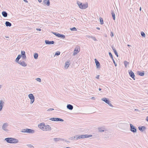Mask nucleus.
<instances>
[{
    "mask_svg": "<svg viewBox=\"0 0 148 148\" xmlns=\"http://www.w3.org/2000/svg\"><path fill=\"white\" fill-rule=\"evenodd\" d=\"M5 140L10 143H16L18 142L17 139L13 138H7L5 139Z\"/></svg>",
    "mask_w": 148,
    "mask_h": 148,
    "instance_id": "1",
    "label": "nucleus"
},
{
    "mask_svg": "<svg viewBox=\"0 0 148 148\" xmlns=\"http://www.w3.org/2000/svg\"><path fill=\"white\" fill-rule=\"evenodd\" d=\"M77 3L81 9H85L88 7V4L87 3L83 4L79 1H77Z\"/></svg>",
    "mask_w": 148,
    "mask_h": 148,
    "instance_id": "2",
    "label": "nucleus"
},
{
    "mask_svg": "<svg viewBox=\"0 0 148 148\" xmlns=\"http://www.w3.org/2000/svg\"><path fill=\"white\" fill-rule=\"evenodd\" d=\"M21 132H22L31 134H33L35 132V131L34 130L28 128L23 129L21 130Z\"/></svg>",
    "mask_w": 148,
    "mask_h": 148,
    "instance_id": "3",
    "label": "nucleus"
},
{
    "mask_svg": "<svg viewBox=\"0 0 148 148\" xmlns=\"http://www.w3.org/2000/svg\"><path fill=\"white\" fill-rule=\"evenodd\" d=\"M101 100L102 101H104L106 103L108 104L112 108L113 107V106L110 103V101L109 100L108 98H103L101 99Z\"/></svg>",
    "mask_w": 148,
    "mask_h": 148,
    "instance_id": "4",
    "label": "nucleus"
},
{
    "mask_svg": "<svg viewBox=\"0 0 148 148\" xmlns=\"http://www.w3.org/2000/svg\"><path fill=\"white\" fill-rule=\"evenodd\" d=\"M130 130L131 132L133 133H136L137 132V129L136 127L134 126L132 124H130Z\"/></svg>",
    "mask_w": 148,
    "mask_h": 148,
    "instance_id": "5",
    "label": "nucleus"
},
{
    "mask_svg": "<svg viewBox=\"0 0 148 148\" xmlns=\"http://www.w3.org/2000/svg\"><path fill=\"white\" fill-rule=\"evenodd\" d=\"M79 139H80L81 138L83 139L85 138H88L92 136V135H81L79 136Z\"/></svg>",
    "mask_w": 148,
    "mask_h": 148,
    "instance_id": "6",
    "label": "nucleus"
},
{
    "mask_svg": "<svg viewBox=\"0 0 148 148\" xmlns=\"http://www.w3.org/2000/svg\"><path fill=\"white\" fill-rule=\"evenodd\" d=\"M49 120L53 121H63L64 120L62 119L58 118H51L49 119Z\"/></svg>",
    "mask_w": 148,
    "mask_h": 148,
    "instance_id": "7",
    "label": "nucleus"
},
{
    "mask_svg": "<svg viewBox=\"0 0 148 148\" xmlns=\"http://www.w3.org/2000/svg\"><path fill=\"white\" fill-rule=\"evenodd\" d=\"M45 126L44 131H50L52 129L51 127L49 125H45Z\"/></svg>",
    "mask_w": 148,
    "mask_h": 148,
    "instance_id": "8",
    "label": "nucleus"
},
{
    "mask_svg": "<svg viewBox=\"0 0 148 148\" xmlns=\"http://www.w3.org/2000/svg\"><path fill=\"white\" fill-rule=\"evenodd\" d=\"M8 126V124L7 123H4L3 124L2 126V129L5 131L7 132L8 130L7 129V127Z\"/></svg>",
    "mask_w": 148,
    "mask_h": 148,
    "instance_id": "9",
    "label": "nucleus"
},
{
    "mask_svg": "<svg viewBox=\"0 0 148 148\" xmlns=\"http://www.w3.org/2000/svg\"><path fill=\"white\" fill-rule=\"evenodd\" d=\"M45 123L44 122H42L38 125V127L39 128L41 129L42 130L44 131L45 127L44 126H45Z\"/></svg>",
    "mask_w": 148,
    "mask_h": 148,
    "instance_id": "10",
    "label": "nucleus"
},
{
    "mask_svg": "<svg viewBox=\"0 0 148 148\" xmlns=\"http://www.w3.org/2000/svg\"><path fill=\"white\" fill-rule=\"evenodd\" d=\"M21 57L23 60H25L26 58L25 55V52L24 51H22L21 52Z\"/></svg>",
    "mask_w": 148,
    "mask_h": 148,
    "instance_id": "11",
    "label": "nucleus"
},
{
    "mask_svg": "<svg viewBox=\"0 0 148 148\" xmlns=\"http://www.w3.org/2000/svg\"><path fill=\"white\" fill-rule=\"evenodd\" d=\"M129 74L130 76L134 80H135V75L134 72L132 71H130L129 72Z\"/></svg>",
    "mask_w": 148,
    "mask_h": 148,
    "instance_id": "12",
    "label": "nucleus"
},
{
    "mask_svg": "<svg viewBox=\"0 0 148 148\" xmlns=\"http://www.w3.org/2000/svg\"><path fill=\"white\" fill-rule=\"evenodd\" d=\"M45 42L47 45H51L54 44V42L53 41H50L48 40H45Z\"/></svg>",
    "mask_w": 148,
    "mask_h": 148,
    "instance_id": "13",
    "label": "nucleus"
},
{
    "mask_svg": "<svg viewBox=\"0 0 148 148\" xmlns=\"http://www.w3.org/2000/svg\"><path fill=\"white\" fill-rule=\"evenodd\" d=\"M18 63L24 67H25L27 65V64L24 61H20Z\"/></svg>",
    "mask_w": 148,
    "mask_h": 148,
    "instance_id": "14",
    "label": "nucleus"
},
{
    "mask_svg": "<svg viewBox=\"0 0 148 148\" xmlns=\"http://www.w3.org/2000/svg\"><path fill=\"white\" fill-rule=\"evenodd\" d=\"M138 129L141 132H143L146 130V128L145 126H139Z\"/></svg>",
    "mask_w": 148,
    "mask_h": 148,
    "instance_id": "15",
    "label": "nucleus"
},
{
    "mask_svg": "<svg viewBox=\"0 0 148 148\" xmlns=\"http://www.w3.org/2000/svg\"><path fill=\"white\" fill-rule=\"evenodd\" d=\"M4 102L3 100H1L0 101V111H1L3 106V104Z\"/></svg>",
    "mask_w": 148,
    "mask_h": 148,
    "instance_id": "16",
    "label": "nucleus"
},
{
    "mask_svg": "<svg viewBox=\"0 0 148 148\" xmlns=\"http://www.w3.org/2000/svg\"><path fill=\"white\" fill-rule=\"evenodd\" d=\"M95 62L96 64V66L97 68H99L100 67V64L99 62L96 59H95Z\"/></svg>",
    "mask_w": 148,
    "mask_h": 148,
    "instance_id": "17",
    "label": "nucleus"
},
{
    "mask_svg": "<svg viewBox=\"0 0 148 148\" xmlns=\"http://www.w3.org/2000/svg\"><path fill=\"white\" fill-rule=\"evenodd\" d=\"M79 50L76 47L73 52V55L74 56L76 55L79 52Z\"/></svg>",
    "mask_w": 148,
    "mask_h": 148,
    "instance_id": "18",
    "label": "nucleus"
},
{
    "mask_svg": "<svg viewBox=\"0 0 148 148\" xmlns=\"http://www.w3.org/2000/svg\"><path fill=\"white\" fill-rule=\"evenodd\" d=\"M66 107L68 109L70 110H72L73 108V106L71 104H68Z\"/></svg>",
    "mask_w": 148,
    "mask_h": 148,
    "instance_id": "19",
    "label": "nucleus"
},
{
    "mask_svg": "<svg viewBox=\"0 0 148 148\" xmlns=\"http://www.w3.org/2000/svg\"><path fill=\"white\" fill-rule=\"evenodd\" d=\"M53 140L55 142H57L60 140H64L60 138H53Z\"/></svg>",
    "mask_w": 148,
    "mask_h": 148,
    "instance_id": "20",
    "label": "nucleus"
},
{
    "mask_svg": "<svg viewBox=\"0 0 148 148\" xmlns=\"http://www.w3.org/2000/svg\"><path fill=\"white\" fill-rule=\"evenodd\" d=\"M70 61L68 60L66 62L65 64V68L67 69L69 67L70 65Z\"/></svg>",
    "mask_w": 148,
    "mask_h": 148,
    "instance_id": "21",
    "label": "nucleus"
},
{
    "mask_svg": "<svg viewBox=\"0 0 148 148\" xmlns=\"http://www.w3.org/2000/svg\"><path fill=\"white\" fill-rule=\"evenodd\" d=\"M29 98L30 100L35 99V97L34 95L32 94H30L28 95Z\"/></svg>",
    "mask_w": 148,
    "mask_h": 148,
    "instance_id": "22",
    "label": "nucleus"
},
{
    "mask_svg": "<svg viewBox=\"0 0 148 148\" xmlns=\"http://www.w3.org/2000/svg\"><path fill=\"white\" fill-rule=\"evenodd\" d=\"M104 128L103 127H99L98 128L99 132H104V130H103Z\"/></svg>",
    "mask_w": 148,
    "mask_h": 148,
    "instance_id": "23",
    "label": "nucleus"
},
{
    "mask_svg": "<svg viewBox=\"0 0 148 148\" xmlns=\"http://www.w3.org/2000/svg\"><path fill=\"white\" fill-rule=\"evenodd\" d=\"M21 57V56L20 55V54H19L18 55L17 58H16V60H15V61L17 63H18L19 62V59H20Z\"/></svg>",
    "mask_w": 148,
    "mask_h": 148,
    "instance_id": "24",
    "label": "nucleus"
},
{
    "mask_svg": "<svg viewBox=\"0 0 148 148\" xmlns=\"http://www.w3.org/2000/svg\"><path fill=\"white\" fill-rule=\"evenodd\" d=\"M2 14L3 16L5 17H7L8 16V13L7 12L5 11H3L2 12Z\"/></svg>",
    "mask_w": 148,
    "mask_h": 148,
    "instance_id": "25",
    "label": "nucleus"
},
{
    "mask_svg": "<svg viewBox=\"0 0 148 148\" xmlns=\"http://www.w3.org/2000/svg\"><path fill=\"white\" fill-rule=\"evenodd\" d=\"M112 50H113L115 54V55L117 56V57H118V55L117 53V51H116V50L115 49L114 47H112Z\"/></svg>",
    "mask_w": 148,
    "mask_h": 148,
    "instance_id": "26",
    "label": "nucleus"
},
{
    "mask_svg": "<svg viewBox=\"0 0 148 148\" xmlns=\"http://www.w3.org/2000/svg\"><path fill=\"white\" fill-rule=\"evenodd\" d=\"M5 25L7 27H11L12 25V24L8 21H6Z\"/></svg>",
    "mask_w": 148,
    "mask_h": 148,
    "instance_id": "27",
    "label": "nucleus"
},
{
    "mask_svg": "<svg viewBox=\"0 0 148 148\" xmlns=\"http://www.w3.org/2000/svg\"><path fill=\"white\" fill-rule=\"evenodd\" d=\"M138 74L140 76H143L144 75V71L140 72V71H138L137 72Z\"/></svg>",
    "mask_w": 148,
    "mask_h": 148,
    "instance_id": "28",
    "label": "nucleus"
},
{
    "mask_svg": "<svg viewBox=\"0 0 148 148\" xmlns=\"http://www.w3.org/2000/svg\"><path fill=\"white\" fill-rule=\"evenodd\" d=\"M111 14L113 20H115V15L114 13L112 11Z\"/></svg>",
    "mask_w": 148,
    "mask_h": 148,
    "instance_id": "29",
    "label": "nucleus"
},
{
    "mask_svg": "<svg viewBox=\"0 0 148 148\" xmlns=\"http://www.w3.org/2000/svg\"><path fill=\"white\" fill-rule=\"evenodd\" d=\"M58 37L62 38H64L65 36L64 35L62 34H59Z\"/></svg>",
    "mask_w": 148,
    "mask_h": 148,
    "instance_id": "30",
    "label": "nucleus"
},
{
    "mask_svg": "<svg viewBox=\"0 0 148 148\" xmlns=\"http://www.w3.org/2000/svg\"><path fill=\"white\" fill-rule=\"evenodd\" d=\"M34 58L35 59H37L38 57V54L37 53H35L34 55Z\"/></svg>",
    "mask_w": 148,
    "mask_h": 148,
    "instance_id": "31",
    "label": "nucleus"
},
{
    "mask_svg": "<svg viewBox=\"0 0 148 148\" xmlns=\"http://www.w3.org/2000/svg\"><path fill=\"white\" fill-rule=\"evenodd\" d=\"M100 24L101 25L103 24V19L101 18H100Z\"/></svg>",
    "mask_w": 148,
    "mask_h": 148,
    "instance_id": "32",
    "label": "nucleus"
},
{
    "mask_svg": "<svg viewBox=\"0 0 148 148\" xmlns=\"http://www.w3.org/2000/svg\"><path fill=\"white\" fill-rule=\"evenodd\" d=\"M52 33L55 35L56 36L58 37L59 35V33L58 32H52Z\"/></svg>",
    "mask_w": 148,
    "mask_h": 148,
    "instance_id": "33",
    "label": "nucleus"
},
{
    "mask_svg": "<svg viewBox=\"0 0 148 148\" xmlns=\"http://www.w3.org/2000/svg\"><path fill=\"white\" fill-rule=\"evenodd\" d=\"M69 139L71 140H75V136H72L69 138Z\"/></svg>",
    "mask_w": 148,
    "mask_h": 148,
    "instance_id": "34",
    "label": "nucleus"
},
{
    "mask_svg": "<svg viewBox=\"0 0 148 148\" xmlns=\"http://www.w3.org/2000/svg\"><path fill=\"white\" fill-rule=\"evenodd\" d=\"M141 35L143 37H145V34L143 32H141Z\"/></svg>",
    "mask_w": 148,
    "mask_h": 148,
    "instance_id": "35",
    "label": "nucleus"
},
{
    "mask_svg": "<svg viewBox=\"0 0 148 148\" xmlns=\"http://www.w3.org/2000/svg\"><path fill=\"white\" fill-rule=\"evenodd\" d=\"M70 30L71 31H77V29L75 27H73V28H70Z\"/></svg>",
    "mask_w": 148,
    "mask_h": 148,
    "instance_id": "36",
    "label": "nucleus"
},
{
    "mask_svg": "<svg viewBox=\"0 0 148 148\" xmlns=\"http://www.w3.org/2000/svg\"><path fill=\"white\" fill-rule=\"evenodd\" d=\"M129 64V63L126 61H124V64L125 67H127V65Z\"/></svg>",
    "mask_w": 148,
    "mask_h": 148,
    "instance_id": "37",
    "label": "nucleus"
},
{
    "mask_svg": "<svg viewBox=\"0 0 148 148\" xmlns=\"http://www.w3.org/2000/svg\"><path fill=\"white\" fill-rule=\"evenodd\" d=\"M109 56H110V57L111 58L112 60L113 59V58L112 55V54L110 52H109Z\"/></svg>",
    "mask_w": 148,
    "mask_h": 148,
    "instance_id": "38",
    "label": "nucleus"
},
{
    "mask_svg": "<svg viewBox=\"0 0 148 148\" xmlns=\"http://www.w3.org/2000/svg\"><path fill=\"white\" fill-rule=\"evenodd\" d=\"M60 52H59V51H57L56 52V53L55 54V55L58 56V55H60Z\"/></svg>",
    "mask_w": 148,
    "mask_h": 148,
    "instance_id": "39",
    "label": "nucleus"
},
{
    "mask_svg": "<svg viewBox=\"0 0 148 148\" xmlns=\"http://www.w3.org/2000/svg\"><path fill=\"white\" fill-rule=\"evenodd\" d=\"M46 4L47 6H49L50 5V3L49 0H47Z\"/></svg>",
    "mask_w": 148,
    "mask_h": 148,
    "instance_id": "40",
    "label": "nucleus"
},
{
    "mask_svg": "<svg viewBox=\"0 0 148 148\" xmlns=\"http://www.w3.org/2000/svg\"><path fill=\"white\" fill-rule=\"evenodd\" d=\"M36 79L37 81H38L39 82H40L41 81V79L39 78H37Z\"/></svg>",
    "mask_w": 148,
    "mask_h": 148,
    "instance_id": "41",
    "label": "nucleus"
},
{
    "mask_svg": "<svg viewBox=\"0 0 148 148\" xmlns=\"http://www.w3.org/2000/svg\"><path fill=\"white\" fill-rule=\"evenodd\" d=\"M112 61H113V63H114V64L115 65V66H117V64L115 62L114 60V59H112Z\"/></svg>",
    "mask_w": 148,
    "mask_h": 148,
    "instance_id": "42",
    "label": "nucleus"
},
{
    "mask_svg": "<svg viewBox=\"0 0 148 148\" xmlns=\"http://www.w3.org/2000/svg\"><path fill=\"white\" fill-rule=\"evenodd\" d=\"M75 140H77L78 139H79V138H78L79 137V136L76 135L75 136Z\"/></svg>",
    "mask_w": 148,
    "mask_h": 148,
    "instance_id": "43",
    "label": "nucleus"
},
{
    "mask_svg": "<svg viewBox=\"0 0 148 148\" xmlns=\"http://www.w3.org/2000/svg\"><path fill=\"white\" fill-rule=\"evenodd\" d=\"M54 110V109L53 108H50L49 109H48L47 111L49 112V111H51L52 110Z\"/></svg>",
    "mask_w": 148,
    "mask_h": 148,
    "instance_id": "44",
    "label": "nucleus"
},
{
    "mask_svg": "<svg viewBox=\"0 0 148 148\" xmlns=\"http://www.w3.org/2000/svg\"><path fill=\"white\" fill-rule=\"evenodd\" d=\"M110 36L112 37L114 36V34L112 32H110Z\"/></svg>",
    "mask_w": 148,
    "mask_h": 148,
    "instance_id": "45",
    "label": "nucleus"
},
{
    "mask_svg": "<svg viewBox=\"0 0 148 148\" xmlns=\"http://www.w3.org/2000/svg\"><path fill=\"white\" fill-rule=\"evenodd\" d=\"M29 147H30V148H31L32 147H33V146L32 145H30V144H28V145H27Z\"/></svg>",
    "mask_w": 148,
    "mask_h": 148,
    "instance_id": "46",
    "label": "nucleus"
},
{
    "mask_svg": "<svg viewBox=\"0 0 148 148\" xmlns=\"http://www.w3.org/2000/svg\"><path fill=\"white\" fill-rule=\"evenodd\" d=\"M34 99H33L32 100H30V103L31 104H32L34 102Z\"/></svg>",
    "mask_w": 148,
    "mask_h": 148,
    "instance_id": "47",
    "label": "nucleus"
},
{
    "mask_svg": "<svg viewBox=\"0 0 148 148\" xmlns=\"http://www.w3.org/2000/svg\"><path fill=\"white\" fill-rule=\"evenodd\" d=\"M92 39L95 40V41H96L97 40V39H96L95 37H92Z\"/></svg>",
    "mask_w": 148,
    "mask_h": 148,
    "instance_id": "48",
    "label": "nucleus"
},
{
    "mask_svg": "<svg viewBox=\"0 0 148 148\" xmlns=\"http://www.w3.org/2000/svg\"><path fill=\"white\" fill-rule=\"evenodd\" d=\"M36 30L38 31H40L41 30V29L40 28H36Z\"/></svg>",
    "mask_w": 148,
    "mask_h": 148,
    "instance_id": "49",
    "label": "nucleus"
},
{
    "mask_svg": "<svg viewBox=\"0 0 148 148\" xmlns=\"http://www.w3.org/2000/svg\"><path fill=\"white\" fill-rule=\"evenodd\" d=\"M47 0H44V2L45 3H46Z\"/></svg>",
    "mask_w": 148,
    "mask_h": 148,
    "instance_id": "50",
    "label": "nucleus"
},
{
    "mask_svg": "<svg viewBox=\"0 0 148 148\" xmlns=\"http://www.w3.org/2000/svg\"><path fill=\"white\" fill-rule=\"evenodd\" d=\"M146 120L148 122V116L146 118Z\"/></svg>",
    "mask_w": 148,
    "mask_h": 148,
    "instance_id": "51",
    "label": "nucleus"
},
{
    "mask_svg": "<svg viewBox=\"0 0 148 148\" xmlns=\"http://www.w3.org/2000/svg\"><path fill=\"white\" fill-rule=\"evenodd\" d=\"M96 28L97 29H98V30H100V28L99 27H97Z\"/></svg>",
    "mask_w": 148,
    "mask_h": 148,
    "instance_id": "52",
    "label": "nucleus"
},
{
    "mask_svg": "<svg viewBox=\"0 0 148 148\" xmlns=\"http://www.w3.org/2000/svg\"><path fill=\"white\" fill-rule=\"evenodd\" d=\"M99 75H98L97 76V77H96V78H97V79H99Z\"/></svg>",
    "mask_w": 148,
    "mask_h": 148,
    "instance_id": "53",
    "label": "nucleus"
},
{
    "mask_svg": "<svg viewBox=\"0 0 148 148\" xmlns=\"http://www.w3.org/2000/svg\"><path fill=\"white\" fill-rule=\"evenodd\" d=\"M24 1H25V2H27L28 1L27 0H23Z\"/></svg>",
    "mask_w": 148,
    "mask_h": 148,
    "instance_id": "54",
    "label": "nucleus"
},
{
    "mask_svg": "<svg viewBox=\"0 0 148 148\" xmlns=\"http://www.w3.org/2000/svg\"><path fill=\"white\" fill-rule=\"evenodd\" d=\"M127 46H128V47H130L131 46L130 45H127Z\"/></svg>",
    "mask_w": 148,
    "mask_h": 148,
    "instance_id": "55",
    "label": "nucleus"
},
{
    "mask_svg": "<svg viewBox=\"0 0 148 148\" xmlns=\"http://www.w3.org/2000/svg\"><path fill=\"white\" fill-rule=\"evenodd\" d=\"M99 91H100V90H101V88H99Z\"/></svg>",
    "mask_w": 148,
    "mask_h": 148,
    "instance_id": "56",
    "label": "nucleus"
},
{
    "mask_svg": "<svg viewBox=\"0 0 148 148\" xmlns=\"http://www.w3.org/2000/svg\"><path fill=\"white\" fill-rule=\"evenodd\" d=\"M139 10H140V11L141 10V7H140V8H139Z\"/></svg>",
    "mask_w": 148,
    "mask_h": 148,
    "instance_id": "57",
    "label": "nucleus"
},
{
    "mask_svg": "<svg viewBox=\"0 0 148 148\" xmlns=\"http://www.w3.org/2000/svg\"><path fill=\"white\" fill-rule=\"evenodd\" d=\"M38 1L40 2H41V1H42L41 0H38Z\"/></svg>",
    "mask_w": 148,
    "mask_h": 148,
    "instance_id": "58",
    "label": "nucleus"
},
{
    "mask_svg": "<svg viewBox=\"0 0 148 148\" xmlns=\"http://www.w3.org/2000/svg\"><path fill=\"white\" fill-rule=\"evenodd\" d=\"M135 110H138V109H135Z\"/></svg>",
    "mask_w": 148,
    "mask_h": 148,
    "instance_id": "59",
    "label": "nucleus"
}]
</instances>
